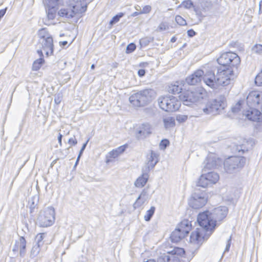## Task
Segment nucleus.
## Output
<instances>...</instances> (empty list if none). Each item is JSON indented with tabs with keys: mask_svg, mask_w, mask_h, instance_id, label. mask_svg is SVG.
<instances>
[{
	"mask_svg": "<svg viewBox=\"0 0 262 262\" xmlns=\"http://www.w3.org/2000/svg\"><path fill=\"white\" fill-rule=\"evenodd\" d=\"M234 57L231 52H225L217 59L220 66H212L205 76L204 80L209 85L214 86L216 83L220 86H227L231 83V76L234 75V71L227 67L229 59Z\"/></svg>",
	"mask_w": 262,
	"mask_h": 262,
	"instance_id": "obj_1",
	"label": "nucleus"
},
{
	"mask_svg": "<svg viewBox=\"0 0 262 262\" xmlns=\"http://www.w3.org/2000/svg\"><path fill=\"white\" fill-rule=\"evenodd\" d=\"M196 221L201 228H196L195 231L191 233L190 241L191 242H196L198 245H202L209 238L217 225L215 224L210 212L207 210L198 214Z\"/></svg>",
	"mask_w": 262,
	"mask_h": 262,
	"instance_id": "obj_2",
	"label": "nucleus"
},
{
	"mask_svg": "<svg viewBox=\"0 0 262 262\" xmlns=\"http://www.w3.org/2000/svg\"><path fill=\"white\" fill-rule=\"evenodd\" d=\"M156 96V92L152 89H146L132 95L129 100L136 107H143L150 103Z\"/></svg>",
	"mask_w": 262,
	"mask_h": 262,
	"instance_id": "obj_3",
	"label": "nucleus"
},
{
	"mask_svg": "<svg viewBox=\"0 0 262 262\" xmlns=\"http://www.w3.org/2000/svg\"><path fill=\"white\" fill-rule=\"evenodd\" d=\"M226 106V98L224 96H220L215 99L209 100L202 110L206 115L216 116L222 113Z\"/></svg>",
	"mask_w": 262,
	"mask_h": 262,
	"instance_id": "obj_4",
	"label": "nucleus"
},
{
	"mask_svg": "<svg viewBox=\"0 0 262 262\" xmlns=\"http://www.w3.org/2000/svg\"><path fill=\"white\" fill-rule=\"evenodd\" d=\"M206 96V93L201 87L196 88L194 90H185L179 96L181 101L185 105H191L192 104L202 100Z\"/></svg>",
	"mask_w": 262,
	"mask_h": 262,
	"instance_id": "obj_5",
	"label": "nucleus"
},
{
	"mask_svg": "<svg viewBox=\"0 0 262 262\" xmlns=\"http://www.w3.org/2000/svg\"><path fill=\"white\" fill-rule=\"evenodd\" d=\"M72 9L62 8L58 12V14L60 17L67 18H72L76 14L84 13L88 8V2L85 0H71Z\"/></svg>",
	"mask_w": 262,
	"mask_h": 262,
	"instance_id": "obj_6",
	"label": "nucleus"
},
{
	"mask_svg": "<svg viewBox=\"0 0 262 262\" xmlns=\"http://www.w3.org/2000/svg\"><path fill=\"white\" fill-rule=\"evenodd\" d=\"M246 158L241 156H231L224 162V168L228 173H233L241 170L244 166Z\"/></svg>",
	"mask_w": 262,
	"mask_h": 262,
	"instance_id": "obj_7",
	"label": "nucleus"
},
{
	"mask_svg": "<svg viewBox=\"0 0 262 262\" xmlns=\"http://www.w3.org/2000/svg\"><path fill=\"white\" fill-rule=\"evenodd\" d=\"M208 198V196L205 190L195 188L188 201V204L193 209H200L206 205Z\"/></svg>",
	"mask_w": 262,
	"mask_h": 262,
	"instance_id": "obj_8",
	"label": "nucleus"
},
{
	"mask_svg": "<svg viewBox=\"0 0 262 262\" xmlns=\"http://www.w3.org/2000/svg\"><path fill=\"white\" fill-rule=\"evenodd\" d=\"M158 103L160 107L167 112H175L181 106V102L176 97L170 95L160 97Z\"/></svg>",
	"mask_w": 262,
	"mask_h": 262,
	"instance_id": "obj_9",
	"label": "nucleus"
},
{
	"mask_svg": "<svg viewBox=\"0 0 262 262\" xmlns=\"http://www.w3.org/2000/svg\"><path fill=\"white\" fill-rule=\"evenodd\" d=\"M55 209L52 206L40 210L37 218L36 224L41 227H47L53 225L55 222Z\"/></svg>",
	"mask_w": 262,
	"mask_h": 262,
	"instance_id": "obj_10",
	"label": "nucleus"
},
{
	"mask_svg": "<svg viewBox=\"0 0 262 262\" xmlns=\"http://www.w3.org/2000/svg\"><path fill=\"white\" fill-rule=\"evenodd\" d=\"M191 222L187 220L182 221L171 233L170 238L172 243H178L189 233L191 229Z\"/></svg>",
	"mask_w": 262,
	"mask_h": 262,
	"instance_id": "obj_11",
	"label": "nucleus"
},
{
	"mask_svg": "<svg viewBox=\"0 0 262 262\" xmlns=\"http://www.w3.org/2000/svg\"><path fill=\"white\" fill-rule=\"evenodd\" d=\"M208 72V70H206L205 72L201 69L197 70L193 73L187 76L185 79V81L188 85H194L200 82L201 80L203 79L204 83L210 88L217 89L220 86V84L216 83V85L213 86L209 85L208 82H205L204 77Z\"/></svg>",
	"mask_w": 262,
	"mask_h": 262,
	"instance_id": "obj_12",
	"label": "nucleus"
},
{
	"mask_svg": "<svg viewBox=\"0 0 262 262\" xmlns=\"http://www.w3.org/2000/svg\"><path fill=\"white\" fill-rule=\"evenodd\" d=\"M248 107L260 108L262 104V93L257 91H252L246 98Z\"/></svg>",
	"mask_w": 262,
	"mask_h": 262,
	"instance_id": "obj_13",
	"label": "nucleus"
},
{
	"mask_svg": "<svg viewBox=\"0 0 262 262\" xmlns=\"http://www.w3.org/2000/svg\"><path fill=\"white\" fill-rule=\"evenodd\" d=\"M221 163V159L217 158L213 154H209L204 161L203 171L206 172L209 170L217 168Z\"/></svg>",
	"mask_w": 262,
	"mask_h": 262,
	"instance_id": "obj_14",
	"label": "nucleus"
},
{
	"mask_svg": "<svg viewBox=\"0 0 262 262\" xmlns=\"http://www.w3.org/2000/svg\"><path fill=\"white\" fill-rule=\"evenodd\" d=\"M228 208L226 206H220L215 208L210 212L215 224L218 226L222 221L227 216L228 213Z\"/></svg>",
	"mask_w": 262,
	"mask_h": 262,
	"instance_id": "obj_15",
	"label": "nucleus"
},
{
	"mask_svg": "<svg viewBox=\"0 0 262 262\" xmlns=\"http://www.w3.org/2000/svg\"><path fill=\"white\" fill-rule=\"evenodd\" d=\"M151 125L148 123L141 124L136 129V138L137 140H143L151 134Z\"/></svg>",
	"mask_w": 262,
	"mask_h": 262,
	"instance_id": "obj_16",
	"label": "nucleus"
},
{
	"mask_svg": "<svg viewBox=\"0 0 262 262\" xmlns=\"http://www.w3.org/2000/svg\"><path fill=\"white\" fill-rule=\"evenodd\" d=\"M243 114L249 120L254 122L262 121V113L255 107H249L244 111Z\"/></svg>",
	"mask_w": 262,
	"mask_h": 262,
	"instance_id": "obj_17",
	"label": "nucleus"
},
{
	"mask_svg": "<svg viewBox=\"0 0 262 262\" xmlns=\"http://www.w3.org/2000/svg\"><path fill=\"white\" fill-rule=\"evenodd\" d=\"M39 42L41 44L42 48L46 51V55L47 56L53 54L54 44L52 36L47 37L46 39L39 40Z\"/></svg>",
	"mask_w": 262,
	"mask_h": 262,
	"instance_id": "obj_18",
	"label": "nucleus"
},
{
	"mask_svg": "<svg viewBox=\"0 0 262 262\" xmlns=\"http://www.w3.org/2000/svg\"><path fill=\"white\" fill-rule=\"evenodd\" d=\"M159 154L157 151L150 150L147 156V165L144 168H148L149 171L153 169L159 161Z\"/></svg>",
	"mask_w": 262,
	"mask_h": 262,
	"instance_id": "obj_19",
	"label": "nucleus"
},
{
	"mask_svg": "<svg viewBox=\"0 0 262 262\" xmlns=\"http://www.w3.org/2000/svg\"><path fill=\"white\" fill-rule=\"evenodd\" d=\"M148 172V168H142V174L137 179L134 183V185L136 187L141 188L145 185L149 179Z\"/></svg>",
	"mask_w": 262,
	"mask_h": 262,
	"instance_id": "obj_20",
	"label": "nucleus"
},
{
	"mask_svg": "<svg viewBox=\"0 0 262 262\" xmlns=\"http://www.w3.org/2000/svg\"><path fill=\"white\" fill-rule=\"evenodd\" d=\"M231 53L234 55V57L231 58L229 59V61H228L227 67L232 69L235 72V70H237L238 66L241 63V59L237 54L232 52Z\"/></svg>",
	"mask_w": 262,
	"mask_h": 262,
	"instance_id": "obj_21",
	"label": "nucleus"
},
{
	"mask_svg": "<svg viewBox=\"0 0 262 262\" xmlns=\"http://www.w3.org/2000/svg\"><path fill=\"white\" fill-rule=\"evenodd\" d=\"M39 202V196L37 195H34L29 199V205L30 209V215L33 217H34L33 213L35 212L36 209L38 208V203Z\"/></svg>",
	"mask_w": 262,
	"mask_h": 262,
	"instance_id": "obj_22",
	"label": "nucleus"
},
{
	"mask_svg": "<svg viewBox=\"0 0 262 262\" xmlns=\"http://www.w3.org/2000/svg\"><path fill=\"white\" fill-rule=\"evenodd\" d=\"M45 8L47 18L45 19V21L43 19V23L46 25H50V24L47 21H49L50 20H53L55 18L58 8H51L50 7H45Z\"/></svg>",
	"mask_w": 262,
	"mask_h": 262,
	"instance_id": "obj_23",
	"label": "nucleus"
},
{
	"mask_svg": "<svg viewBox=\"0 0 262 262\" xmlns=\"http://www.w3.org/2000/svg\"><path fill=\"white\" fill-rule=\"evenodd\" d=\"M147 194V191L145 189H143L139 195L138 198L137 199L136 202L133 204V207L135 209H136L139 207H140L145 201V199L144 198Z\"/></svg>",
	"mask_w": 262,
	"mask_h": 262,
	"instance_id": "obj_24",
	"label": "nucleus"
},
{
	"mask_svg": "<svg viewBox=\"0 0 262 262\" xmlns=\"http://www.w3.org/2000/svg\"><path fill=\"white\" fill-rule=\"evenodd\" d=\"M209 185H211L209 183L207 179L204 175V174H202L198 182H196V185L195 188H201L204 189L203 190H206V188L208 187Z\"/></svg>",
	"mask_w": 262,
	"mask_h": 262,
	"instance_id": "obj_25",
	"label": "nucleus"
},
{
	"mask_svg": "<svg viewBox=\"0 0 262 262\" xmlns=\"http://www.w3.org/2000/svg\"><path fill=\"white\" fill-rule=\"evenodd\" d=\"M210 185L216 183L219 180V174L214 171L207 172L204 173Z\"/></svg>",
	"mask_w": 262,
	"mask_h": 262,
	"instance_id": "obj_26",
	"label": "nucleus"
},
{
	"mask_svg": "<svg viewBox=\"0 0 262 262\" xmlns=\"http://www.w3.org/2000/svg\"><path fill=\"white\" fill-rule=\"evenodd\" d=\"M179 84V82L177 81L174 84H171L169 85L167 89L168 92L172 94H181L183 91H182V88L181 86H180Z\"/></svg>",
	"mask_w": 262,
	"mask_h": 262,
	"instance_id": "obj_27",
	"label": "nucleus"
},
{
	"mask_svg": "<svg viewBox=\"0 0 262 262\" xmlns=\"http://www.w3.org/2000/svg\"><path fill=\"white\" fill-rule=\"evenodd\" d=\"M26 241L24 236H20L18 241L19 255L21 257H24L26 253Z\"/></svg>",
	"mask_w": 262,
	"mask_h": 262,
	"instance_id": "obj_28",
	"label": "nucleus"
},
{
	"mask_svg": "<svg viewBox=\"0 0 262 262\" xmlns=\"http://www.w3.org/2000/svg\"><path fill=\"white\" fill-rule=\"evenodd\" d=\"M235 152L238 154L239 156L243 155L245 152H247L248 149L245 144L237 145L233 147Z\"/></svg>",
	"mask_w": 262,
	"mask_h": 262,
	"instance_id": "obj_29",
	"label": "nucleus"
},
{
	"mask_svg": "<svg viewBox=\"0 0 262 262\" xmlns=\"http://www.w3.org/2000/svg\"><path fill=\"white\" fill-rule=\"evenodd\" d=\"M154 37H149L146 36L143 38H142L139 40V43L141 48H144L147 46L150 42L154 41Z\"/></svg>",
	"mask_w": 262,
	"mask_h": 262,
	"instance_id": "obj_30",
	"label": "nucleus"
},
{
	"mask_svg": "<svg viewBox=\"0 0 262 262\" xmlns=\"http://www.w3.org/2000/svg\"><path fill=\"white\" fill-rule=\"evenodd\" d=\"M45 60L43 57H40L39 59L35 60L32 64V70L38 71L43 64Z\"/></svg>",
	"mask_w": 262,
	"mask_h": 262,
	"instance_id": "obj_31",
	"label": "nucleus"
},
{
	"mask_svg": "<svg viewBox=\"0 0 262 262\" xmlns=\"http://www.w3.org/2000/svg\"><path fill=\"white\" fill-rule=\"evenodd\" d=\"M182 7H184L187 9H190L191 8L194 9V7H195V6L193 4V3L191 0H185L178 6L177 8L178 9Z\"/></svg>",
	"mask_w": 262,
	"mask_h": 262,
	"instance_id": "obj_32",
	"label": "nucleus"
},
{
	"mask_svg": "<svg viewBox=\"0 0 262 262\" xmlns=\"http://www.w3.org/2000/svg\"><path fill=\"white\" fill-rule=\"evenodd\" d=\"M193 10L195 12L196 15L199 18V21L201 22L203 18L205 17V15H204L202 14V11H205L206 9L202 6L201 8H200L199 7L195 6V7H194Z\"/></svg>",
	"mask_w": 262,
	"mask_h": 262,
	"instance_id": "obj_33",
	"label": "nucleus"
},
{
	"mask_svg": "<svg viewBox=\"0 0 262 262\" xmlns=\"http://www.w3.org/2000/svg\"><path fill=\"white\" fill-rule=\"evenodd\" d=\"M68 143L70 145V146L65 150V154H63L62 151H60V152L63 155H64V157H66L69 154V150L70 148L72 146H75L77 144V140L75 138V137L74 136L73 137H71L69 139Z\"/></svg>",
	"mask_w": 262,
	"mask_h": 262,
	"instance_id": "obj_34",
	"label": "nucleus"
},
{
	"mask_svg": "<svg viewBox=\"0 0 262 262\" xmlns=\"http://www.w3.org/2000/svg\"><path fill=\"white\" fill-rule=\"evenodd\" d=\"M38 36L40 38L39 40L46 39L47 37L52 36L51 35H50L48 31L45 28H41V29L39 30L38 32Z\"/></svg>",
	"mask_w": 262,
	"mask_h": 262,
	"instance_id": "obj_35",
	"label": "nucleus"
},
{
	"mask_svg": "<svg viewBox=\"0 0 262 262\" xmlns=\"http://www.w3.org/2000/svg\"><path fill=\"white\" fill-rule=\"evenodd\" d=\"M156 208L154 206H151L149 210H148L145 215H144V220L147 221L149 222L150 221L151 219L152 218L153 215L154 214V213L155 212Z\"/></svg>",
	"mask_w": 262,
	"mask_h": 262,
	"instance_id": "obj_36",
	"label": "nucleus"
},
{
	"mask_svg": "<svg viewBox=\"0 0 262 262\" xmlns=\"http://www.w3.org/2000/svg\"><path fill=\"white\" fill-rule=\"evenodd\" d=\"M45 233H40L37 234L35 238V244L39 245L40 246H42L43 245V239L45 237Z\"/></svg>",
	"mask_w": 262,
	"mask_h": 262,
	"instance_id": "obj_37",
	"label": "nucleus"
},
{
	"mask_svg": "<svg viewBox=\"0 0 262 262\" xmlns=\"http://www.w3.org/2000/svg\"><path fill=\"white\" fill-rule=\"evenodd\" d=\"M164 126L166 128L174 126L175 125L174 119L172 117H169L163 120Z\"/></svg>",
	"mask_w": 262,
	"mask_h": 262,
	"instance_id": "obj_38",
	"label": "nucleus"
},
{
	"mask_svg": "<svg viewBox=\"0 0 262 262\" xmlns=\"http://www.w3.org/2000/svg\"><path fill=\"white\" fill-rule=\"evenodd\" d=\"M124 15V13L120 12L114 16L110 21V25L112 26L118 23L120 19Z\"/></svg>",
	"mask_w": 262,
	"mask_h": 262,
	"instance_id": "obj_39",
	"label": "nucleus"
},
{
	"mask_svg": "<svg viewBox=\"0 0 262 262\" xmlns=\"http://www.w3.org/2000/svg\"><path fill=\"white\" fill-rule=\"evenodd\" d=\"M40 251V246L37 245H34L32 248L30 253V257L33 258L37 256Z\"/></svg>",
	"mask_w": 262,
	"mask_h": 262,
	"instance_id": "obj_40",
	"label": "nucleus"
},
{
	"mask_svg": "<svg viewBox=\"0 0 262 262\" xmlns=\"http://www.w3.org/2000/svg\"><path fill=\"white\" fill-rule=\"evenodd\" d=\"M169 252L171 254H174L176 256L179 257V256L185 253V250L183 248L177 247L174 248L172 250Z\"/></svg>",
	"mask_w": 262,
	"mask_h": 262,
	"instance_id": "obj_41",
	"label": "nucleus"
},
{
	"mask_svg": "<svg viewBox=\"0 0 262 262\" xmlns=\"http://www.w3.org/2000/svg\"><path fill=\"white\" fill-rule=\"evenodd\" d=\"M59 0H46L45 7L58 8Z\"/></svg>",
	"mask_w": 262,
	"mask_h": 262,
	"instance_id": "obj_42",
	"label": "nucleus"
},
{
	"mask_svg": "<svg viewBox=\"0 0 262 262\" xmlns=\"http://www.w3.org/2000/svg\"><path fill=\"white\" fill-rule=\"evenodd\" d=\"M244 100H240L237 103L232 107L231 111L234 113H238L241 109V107L244 104Z\"/></svg>",
	"mask_w": 262,
	"mask_h": 262,
	"instance_id": "obj_43",
	"label": "nucleus"
},
{
	"mask_svg": "<svg viewBox=\"0 0 262 262\" xmlns=\"http://www.w3.org/2000/svg\"><path fill=\"white\" fill-rule=\"evenodd\" d=\"M166 262H180L179 257L176 256L174 254H171L169 252L167 253Z\"/></svg>",
	"mask_w": 262,
	"mask_h": 262,
	"instance_id": "obj_44",
	"label": "nucleus"
},
{
	"mask_svg": "<svg viewBox=\"0 0 262 262\" xmlns=\"http://www.w3.org/2000/svg\"><path fill=\"white\" fill-rule=\"evenodd\" d=\"M136 45L134 42L129 43L126 48L125 53L126 54H130L133 53L136 49Z\"/></svg>",
	"mask_w": 262,
	"mask_h": 262,
	"instance_id": "obj_45",
	"label": "nucleus"
},
{
	"mask_svg": "<svg viewBox=\"0 0 262 262\" xmlns=\"http://www.w3.org/2000/svg\"><path fill=\"white\" fill-rule=\"evenodd\" d=\"M254 82L257 86H262V69L261 71L255 77Z\"/></svg>",
	"mask_w": 262,
	"mask_h": 262,
	"instance_id": "obj_46",
	"label": "nucleus"
},
{
	"mask_svg": "<svg viewBox=\"0 0 262 262\" xmlns=\"http://www.w3.org/2000/svg\"><path fill=\"white\" fill-rule=\"evenodd\" d=\"M175 20L177 23L180 26H185L187 25L186 20L180 15H177L175 17Z\"/></svg>",
	"mask_w": 262,
	"mask_h": 262,
	"instance_id": "obj_47",
	"label": "nucleus"
},
{
	"mask_svg": "<svg viewBox=\"0 0 262 262\" xmlns=\"http://www.w3.org/2000/svg\"><path fill=\"white\" fill-rule=\"evenodd\" d=\"M252 50L253 52L258 54H262V45L260 44H256L254 45L252 48Z\"/></svg>",
	"mask_w": 262,
	"mask_h": 262,
	"instance_id": "obj_48",
	"label": "nucleus"
},
{
	"mask_svg": "<svg viewBox=\"0 0 262 262\" xmlns=\"http://www.w3.org/2000/svg\"><path fill=\"white\" fill-rule=\"evenodd\" d=\"M169 141L167 139H163L160 141L159 146L161 149H165L169 145Z\"/></svg>",
	"mask_w": 262,
	"mask_h": 262,
	"instance_id": "obj_49",
	"label": "nucleus"
},
{
	"mask_svg": "<svg viewBox=\"0 0 262 262\" xmlns=\"http://www.w3.org/2000/svg\"><path fill=\"white\" fill-rule=\"evenodd\" d=\"M187 119L188 116L187 115L179 114L176 116V120L179 123H183L185 122Z\"/></svg>",
	"mask_w": 262,
	"mask_h": 262,
	"instance_id": "obj_50",
	"label": "nucleus"
},
{
	"mask_svg": "<svg viewBox=\"0 0 262 262\" xmlns=\"http://www.w3.org/2000/svg\"><path fill=\"white\" fill-rule=\"evenodd\" d=\"M62 99V94L61 93H58L54 95V102L56 104H59Z\"/></svg>",
	"mask_w": 262,
	"mask_h": 262,
	"instance_id": "obj_51",
	"label": "nucleus"
},
{
	"mask_svg": "<svg viewBox=\"0 0 262 262\" xmlns=\"http://www.w3.org/2000/svg\"><path fill=\"white\" fill-rule=\"evenodd\" d=\"M127 146L128 145L125 144L116 148V149L117 150L118 153L120 155L125 151Z\"/></svg>",
	"mask_w": 262,
	"mask_h": 262,
	"instance_id": "obj_52",
	"label": "nucleus"
},
{
	"mask_svg": "<svg viewBox=\"0 0 262 262\" xmlns=\"http://www.w3.org/2000/svg\"><path fill=\"white\" fill-rule=\"evenodd\" d=\"M80 178L85 182H91L94 181V178L88 175L81 174Z\"/></svg>",
	"mask_w": 262,
	"mask_h": 262,
	"instance_id": "obj_53",
	"label": "nucleus"
},
{
	"mask_svg": "<svg viewBox=\"0 0 262 262\" xmlns=\"http://www.w3.org/2000/svg\"><path fill=\"white\" fill-rule=\"evenodd\" d=\"M89 140H90V138L88 139L86 141V142L82 144V146L81 147V149H80V150L79 152V154L78 155V156L79 157H81V156L83 154V152L84 150H85Z\"/></svg>",
	"mask_w": 262,
	"mask_h": 262,
	"instance_id": "obj_54",
	"label": "nucleus"
},
{
	"mask_svg": "<svg viewBox=\"0 0 262 262\" xmlns=\"http://www.w3.org/2000/svg\"><path fill=\"white\" fill-rule=\"evenodd\" d=\"M108 154L110 157L112 158H116L120 155L116 149H113L112 151L109 152Z\"/></svg>",
	"mask_w": 262,
	"mask_h": 262,
	"instance_id": "obj_55",
	"label": "nucleus"
},
{
	"mask_svg": "<svg viewBox=\"0 0 262 262\" xmlns=\"http://www.w3.org/2000/svg\"><path fill=\"white\" fill-rule=\"evenodd\" d=\"M151 7L149 5H146L143 7L142 10L141 12V14H147L149 13L151 11Z\"/></svg>",
	"mask_w": 262,
	"mask_h": 262,
	"instance_id": "obj_56",
	"label": "nucleus"
},
{
	"mask_svg": "<svg viewBox=\"0 0 262 262\" xmlns=\"http://www.w3.org/2000/svg\"><path fill=\"white\" fill-rule=\"evenodd\" d=\"M231 240H232V237H231V236H230L229 237V238L228 239V240L227 241L226 246L225 249L224 250V252H227L229 251V249H230V248L231 246Z\"/></svg>",
	"mask_w": 262,
	"mask_h": 262,
	"instance_id": "obj_57",
	"label": "nucleus"
},
{
	"mask_svg": "<svg viewBox=\"0 0 262 262\" xmlns=\"http://www.w3.org/2000/svg\"><path fill=\"white\" fill-rule=\"evenodd\" d=\"M167 255L164 254L159 257L156 262H166Z\"/></svg>",
	"mask_w": 262,
	"mask_h": 262,
	"instance_id": "obj_58",
	"label": "nucleus"
},
{
	"mask_svg": "<svg viewBox=\"0 0 262 262\" xmlns=\"http://www.w3.org/2000/svg\"><path fill=\"white\" fill-rule=\"evenodd\" d=\"M168 28V27L164 23H161L158 27V29L160 31H165Z\"/></svg>",
	"mask_w": 262,
	"mask_h": 262,
	"instance_id": "obj_59",
	"label": "nucleus"
},
{
	"mask_svg": "<svg viewBox=\"0 0 262 262\" xmlns=\"http://www.w3.org/2000/svg\"><path fill=\"white\" fill-rule=\"evenodd\" d=\"M187 35L190 37L194 36L196 34V33L192 29L187 30Z\"/></svg>",
	"mask_w": 262,
	"mask_h": 262,
	"instance_id": "obj_60",
	"label": "nucleus"
},
{
	"mask_svg": "<svg viewBox=\"0 0 262 262\" xmlns=\"http://www.w3.org/2000/svg\"><path fill=\"white\" fill-rule=\"evenodd\" d=\"M146 73V70L145 69H139L138 71V75L140 77H142L145 76Z\"/></svg>",
	"mask_w": 262,
	"mask_h": 262,
	"instance_id": "obj_61",
	"label": "nucleus"
},
{
	"mask_svg": "<svg viewBox=\"0 0 262 262\" xmlns=\"http://www.w3.org/2000/svg\"><path fill=\"white\" fill-rule=\"evenodd\" d=\"M18 247H19L18 241H16L15 245L14 246V247L12 249V251L13 252H17L18 250Z\"/></svg>",
	"mask_w": 262,
	"mask_h": 262,
	"instance_id": "obj_62",
	"label": "nucleus"
},
{
	"mask_svg": "<svg viewBox=\"0 0 262 262\" xmlns=\"http://www.w3.org/2000/svg\"><path fill=\"white\" fill-rule=\"evenodd\" d=\"M62 137H63L62 135L60 133H59L58 137H57V140H58V143L59 144L60 146H62Z\"/></svg>",
	"mask_w": 262,
	"mask_h": 262,
	"instance_id": "obj_63",
	"label": "nucleus"
},
{
	"mask_svg": "<svg viewBox=\"0 0 262 262\" xmlns=\"http://www.w3.org/2000/svg\"><path fill=\"white\" fill-rule=\"evenodd\" d=\"M262 12V0L260 1L259 3V13H260Z\"/></svg>",
	"mask_w": 262,
	"mask_h": 262,
	"instance_id": "obj_64",
	"label": "nucleus"
}]
</instances>
